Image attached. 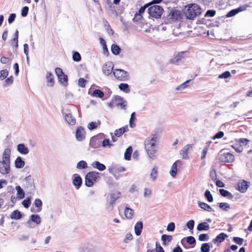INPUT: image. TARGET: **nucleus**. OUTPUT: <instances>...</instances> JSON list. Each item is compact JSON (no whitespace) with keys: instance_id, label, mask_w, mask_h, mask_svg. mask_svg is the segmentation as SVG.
<instances>
[{"instance_id":"nucleus-1","label":"nucleus","mask_w":252,"mask_h":252,"mask_svg":"<svg viewBox=\"0 0 252 252\" xmlns=\"http://www.w3.org/2000/svg\"><path fill=\"white\" fill-rule=\"evenodd\" d=\"M11 153L9 148L5 149L2 153V160H0V173L2 175H7L10 172Z\"/></svg>"},{"instance_id":"nucleus-2","label":"nucleus","mask_w":252,"mask_h":252,"mask_svg":"<svg viewBox=\"0 0 252 252\" xmlns=\"http://www.w3.org/2000/svg\"><path fill=\"white\" fill-rule=\"evenodd\" d=\"M145 150L150 158L155 157L158 150V138L156 135L148 137L144 142Z\"/></svg>"},{"instance_id":"nucleus-3","label":"nucleus","mask_w":252,"mask_h":252,"mask_svg":"<svg viewBox=\"0 0 252 252\" xmlns=\"http://www.w3.org/2000/svg\"><path fill=\"white\" fill-rule=\"evenodd\" d=\"M201 13V9L197 4H191L189 6L186 12L187 18L189 19H193L196 16Z\"/></svg>"},{"instance_id":"nucleus-4","label":"nucleus","mask_w":252,"mask_h":252,"mask_svg":"<svg viewBox=\"0 0 252 252\" xmlns=\"http://www.w3.org/2000/svg\"><path fill=\"white\" fill-rule=\"evenodd\" d=\"M99 178L98 172L91 171L87 174L85 177V185L88 187L93 186Z\"/></svg>"},{"instance_id":"nucleus-5","label":"nucleus","mask_w":252,"mask_h":252,"mask_svg":"<svg viewBox=\"0 0 252 252\" xmlns=\"http://www.w3.org/2000/svg\"><path fill=\"white\" fill-rule=\"evenodd\" d=\"M163 11V10L162 7L157 5L152 6L148 9L149 15L157 19L161 17Z\"/></svg>"},{"instance_id":"nucleus-6","label":"nucleus","mask_w":252,"mask_h":252,"mask_svg":"<svg viewBox=\"0 0 252 252\" xmlns=\"http://www.w3.org/2000/svg\"><path fill=\"white\" fill-rule=\"evenodd\" d=\"M113 75L117 79L120 81H125L128 79V73L123 69H114L113 71Z\"/></svg>"},{"instance_id":"nucleus-7","label":"nucleus","mask_w":252,"mask_h":252,"mask_svg":"<svg viewBox=\"0 0 252 252\" xmlns=\"http://www.w3.org/2000/svg\"><path fill=\"white\" fill-rule=\"evenodd\" d=\"M219 160L222 162L231 163L234 160V156L230 153H220L219 155Z\"/></svg>"},{"instance_id":"nucleus-8","label":"nucleus","mask_w":252,"mask_h":252,"mask_svg":"<svg viewBox=\"0 0 252 252\" xmlns=\"http://www.w3.org/2000/svg\"><path fill=\"white\" fill-rule=\"evenodd\" d=\"M121 193L118 191H114L109 194L110 201L107 205V208L110 210L112 209V205L115 201L120 197Z\"/></svg>"},{"instance_id":"nucleus-9","label":"nucleus","mask_w":252,"mask_h":252,"mask_svg":"<svg viewBox=\"0 0 252 252\" xmlns=\"http://www.w3.org/2000/svg\"><path fill=\"white\" fill-rule=\"evenodd\" d=\"M114 68V64L111 62H106L102 66V72L105 75L111 74Z\"/></svg>"},{"instance_id":"nucleus-10","label":"nucleus","mask_w":252,"mask_h":252,"mask_svg":"<svg viewBox=\"0 0 252 252\" xmlns=\"http://www.w3.org/2000/svg\"><path fill=\"white\" fill-rule=\"evenodd\" d=\"M114 103L117 107L119 109L125 110L126 107L127 102L123 98L117 96L115 98Z\"/></svg>"},{"instance_id":"nucleus-11","label":"nucleus","mask_w":252,"mask_h":252,"mask_svg":"<svg viewBox=\"0 0 252 252\" xmlns=\"http://www.w3.org/2000/svg\"><path fill=\"white\" fill-rule=\"evenodd\" d=\"M192 144H187L180 151V154L183 159H187L189 158L188 152L189 150L192 149Z\"/></svg>"},{"instance_id":"nucleus-12","label":"nucleus","mask_w":252,"mask_h":252,"mask_svg":"<svg viewBox=\"0 0 252 252\" xmlns=\"http://www.w3.org/2000/svg\"><path fill=\"white\" fill-rule=\"evenodd\" d=\"M86 133L85 129L82 126L77 128L75 133V137L78 141H81L85 138Z\"/></svg>"},{"instance_id":"nucleus-13","label":"nucleus","mask_w":252,"mask_h":252,"mask_svg":"<svg viewBox=\"0 0 252 252\" xmlns=\"http://www.w3.org/2000/svg\"><path fill=\"white\" fill-rule=\"evenodd\" d=\"M250 183L245 180L240 181L238 184L237 189L242 192H245L249 187Z\"/></svg>"},{"instance_id":"nucleus-14","label":"nucleus","mask_w":252,"mask_h":252,"mask_svg":"<svg viewBox=\"0 0 252 252\" xmlns=\"http://www.w3.org/2000/svg\"><path fill=\"white\" fill-rule=\"evenodd\" d=\"M248 7L247 5H243L240 6L239 7L233 9L231 11H230L226 15V16L227 17H231L232 16H234L236 14L240 12L243 11L246 9V8Z\"/></svg>"},{"instance_id":"nucleus-15","label":"nucleus","mask_w":252,"mask_h":252,"mask_svg":"<svg viewBox=\"0 0 252 252\" xmlns=\"http://www.w3.org/2000/svg\"><path fill=\"white\" fill-rule=\"evenodd\" d=\"M73 184L77 189H78L81 186L82 180L80 176L77 174H75L73 176Z\"/></svg>"},{"instance_id":"nucleus-16","label":"nucleus","mask_w":252,"mask_h":252,"mask_svg":"<svg viewBox=\"0 0 252 252\" xmlns=\"http://www.w3.org/2000/svg\"><path fill=\"white\" fill-rule=\"evenodd\" d=\"M17 150L22 155H26L29 153L28 148L24 144H19L17 145Z\"/></svg>"},{"instance_id":"nucleus-17","label":"nucleus","mask_w":252,"mask_h":252,"mask_svg":"<svg viewBox=\"0 0 252 252\" xmlns=\"http://www.w3.org/2000/svg\"><path fill=\"white\" fill-rule=\"evenodd\" d=\"M197 204L199 207L204 210L209 212H212L214 211V210L212 209V208L206 203L198 201L197 202Z\"/></svg>"},{"instance_id":"nucleus-18","label":"nucleus","mask_w":252,"mask_h":252,"mask_svg":"<svg viewBox=\"0 0 252 252\" xmlns=\"http://www.w3.org/2000/svg\"><path fill=\"white\" fill-rule=\"evenodd\" d=\"M46 78L47 80V86L52 87L54 84L53 74L51 72H48L46 74Z\"/></svg>"},{"instance_id":"nucleus-19","label":"nucleus","mask_w":252,"mask_h":252,"mask_svg":"<svg viewBox=\"0 0 252 252\" xmlns=\"http://www.w3.org/2000/svg\"><path fill=\"white\" fill-rule=\"evenodd\" d=\"M143 229V223L142 221H138L134 226V232L137 236H139Z\"/></svg>"},{"instance_id":"nucleus-20","label":"nucleus","mask_w":252,"mask_h":252,"mask_svg":"<svg viewBox=\"0 0 252 252\" xmlns=\"http://www.w3.org/2000/svg\"><path fill=\"white\" fill-rule=\"evenodd\" d=\"M66 122L71 126H74L76 123V119L70 113L66 114L65 116Z\"/></svg>"},{"instance_id":"nucleus-21","label":"nucleus","mask_w":252,"mask_h":252,"mask_svg":"<svg viewBox=\"0 0 252 252\" xmlns=\"http://www.w3.org/2000/svg\"><path fill=\"white\" fill-rule=\"evenodd\" d=\"M90 144L92 148H97L100 146V140L97 137H93L91 139Z\"/></svg>"},{"instance_id":"nucleus-22","label":"nucleus","mask_w":252,"mask_h":252,"mask_svg":"<svg viewBox=\"0 0 252 252\" xmlns=\"http://www.w3.org/2000/svg\"><path fill=\"white\" fill-rule=\"evenodd\" d=\"M14 165L16 168H22L24 167L25 162L22 160L21 157H18L14 161Z\"/></svg>"},{"instance_id":"nucleus-23","label":"nucleus","mask_w":252,"mask_h":252,"mask_svg":"<svg viewBox=\"0 0 252 252\" xmlns=\"http://www.w3.org/2000/svg\"><path fill=\"white\" fill-rule=\"evenodd\" d=\"M91 165L93 168H96L101 171L104 170L106 168L105 165L100 163L97 161H94L92 162Z\"/></svg>"},{"instance_id":"nucleus-24","label":"nucleus","mask_w":252,"mask_h":252,"mask_svg":"<svg viewBox=\"0 0 252 252\" xmlns=\"http://www.w3.org/2000/svg\"><path fill=\"white\" fill-rule=\"evenodd\" d=\"M227 237V235L224 233H221L219 235H218L216 238L213 240V242L214 243H221L223 242L226 237Z\"/></svg>"},{"instance_id":"nucleus-25","label":"nucleus","mask_w":252,"mask_h":252,"mask_svg":"<svg viewBox=\"0 0 252 252\" xmlns=\"http://www.w3.org/2000/svg\"><path fill=\"white\" fill-rule=\"evenodd\" d=\"M134 214L133 210L128 207H126L125 209V216L127 219H131Z\"/></svg>"},{"instance_id":"nucleus-26","label":"nucleus","mask_w":252,"mask_h":252,"mask_svg":"<svg viewBox=\"0 0 252 252\" xmlns=\"http://www.w3.org/2000/svg\"><path fill=\"white\" fill-rule=\"evenodd\" d=\"M15 189L17 190V197L19 199H22L25 197V192L23 189L19 186H16Z\"/></svg>"},{"instance_id":"nucleus-27","label":"nucleus","mask_w":252,"mask_h":252,"mask_svg":"<svg viewBox=\"0 0 252 252\" xmlns=\"http://www.w3.org/2000/svg\"><path fill=\"white\" fill-rule=\"evenodd\" d=\"M29 220L35 223L37 225H39L41 222V218L38 215H32Z\"/></svg>"},{"instance_id":"nucleus-28","label":"nucleus","mask_w":252,"mask_h":252,"mask_svg":"<svg viewBox=\"0 0 252 252\" xmlns=\"http://www.w3.org/2000/svg\"><path fill=\"white\" fill-rule=\"evenodd\" d=\"M210 228L209 225L206 222H201L198 224L197 229L198 231L208 230Z\"/></svg>"},{"instance_id":"nucleus-29","label":"nucleus","mask_w":252,"mask_h":252,"mask_svg":"<svg viewBox=\"0 0 252 252\" xmlns=\"http://www.w3.org/2000/svg\"><path fill=\"white\" fill-rule=\"evenodd\" d=\"M219 191L220 194L224 197H227L229 199H231L233 197V195L230 192L224 189H220Z\"/></svg>"},{"instance_id":"nucleus-30","label":"nucleus","mask_w":252,"mask_h":252,"mask_svg":"<svg viewBox=\"0 0 252 252\" xmlns=\"http://www.w3.org/2000/svg\"><path fill=\"white\" fill-rule=\"evenodd\" d=\"M132 152V149L131 147H128L124 154V158L126 160H129L130 159L131 155Z\"/></svg>"},{"instance_id":"nucleus-31","label":"nucleus","mask_w":252,"mask_h":252,"mask_svg":"<svg viewBox=\"0 0 252 252\" xmlns=\"http://www.w3.org/2000/svg\"><path fill=\"white\" fill-rule=\"evenodd\" d=\"M22 217V214L18 210L14 211L11 214L10 218L14 220H19Z\"/></svg>"},{"instance_id":"nucleus-32","label":"nucleus","mask_w":252,"mask_h":252,"mask_svg":"<svg viewBox=\"0 0 252 252\" xmlns=\"http://www.w3.org/2000/svg\"><path fill=\"white\" fill-rule=\"evenodd\" d=\"M177 164L176 162H174L171 166L169 173L173 178H175L177 174Z\"/></svg>"},{"instance_id":"nucleus-33","label":"nucleus","mask_w":252,"mask_h":252,"mask_svg":"<svg viewBox=\"0 0 252 252\" xmlns=\"http://www.w3.org/2000/svg\"><path fill=\"white\" fill-rule=\"evenodd\" d=\"M119 88L126 93H128L130 92V89L128 84L126 83H121L119 85Z\"/></svg>"},{"instance_id":"nucleus-34","label":"nucleus","mask_w":252,"mask_h":252,"mask_svg":"<svg viewBox=\"0 0 252 252\" xmlns=\"http://www.w3.org/2000/svg\"><path fill=\"white\" fill-rule=\"evenodd\" d=\"M88 167L87 163L84 160L80 161L77 164L76 168L78 169L87 168Z\"/></svg>"},{"instance_id":"nucleus-35","label":"nucleus","mask_w":252,"mask_h":252,"mask_svg":"<svg viewBox=\"0 0 252 252\" xmlns=\"http://www.w3.org/2000/svg\"><path fill=\"white\" fill-rule=\"evenodd\" d=\"M100 125V122L97 121V122H91L88 125V128L90 130L94 129Z\"/></svg>"},{"instance_id":"nucleus-36","label":"nucleus","mask_w":252,"mask_h":252,"mask_svg":"<svg viewBox=\"0 0 252 252\" xmlns=\"http://www.w3.org/2000/svg\"><path fill=\"white\" fill-rule=\"evenodd\" d=\"M158 176V170L156 167H154L151 171L150 174V178L152 181H154L157 177Z\"/></svg>"},{"instance_id":"nucleus-37","label":"nucleus","mask_w":252,"mask_h":252,"mask_svg":"<svg viewBox=\"0 0 252 252\" xmlns=\"http://www.w3.org/2000/svg\"><path fill=\"white\" fill-rule=\"evenodd\" d=\"M111 51L113 54L118 55L121 51L120 48L116 44H112L111 46Z\"/></svg>"},{"instance_id":"nucleus-38","label":"nucleus","mask_w":252,"mask_h":252,"mask_svg":"<svg viewBox=\"0 0 252 252\" xmlns=\"http://www.w3.org/2000/svg\"><path fill=\"white\" fill-rule=\"evenodd\" d=\"M93 95L96 97L102 98L104 96V93L100 90H95L93 93Z\"/></svg>"},{"instance_id":"nucleus-39","label":"nucleus","mask_w":252,"mask_h":252,"mask_svg":"<svg viewBox=\"0 0 252 252\" xmlns=\"http://www.w3.org/2000/svg\"><path fill=\"white\" fill-rule=\"evenodd\" d=\"M210 248V247L208 243H204L201 246L200 250L201 252H209Z\"/></svg>"},{"instance_id":"nucleus-40","label":"nucleus","mask_w":252,"mask_h":252,"mask_svg":"<svg viewBox=\"0 0 252 252\" xmlns=\"http://www.w3.org/2000/svg\"><path fill=\"white\" fill-rule=\"evenodd\" d=\"M127 128V126L125 127H122L118 129H117L115 131V135L117 137H120L121 136L125 131H126V128Z\"/></svg>"},{"instance_id":"nucleus-41","label":"nucleus","mask_w":252,"mask_h":252,"mask_svg":"<svg viewBox=\"0 0 252 252\" xmlns=\"http://www.w3.org/2000/svg\"><path fill=\"white\" fill-rule=\"evenodd\" d=\"M149 6V4H146V5H145L144 6H142L141 7L139 11H138V12H136V14H135V17H138V19H140L142 17V16H141V14L143 13L145 10V9Z\"/></svg>"},{"instance_id":"nucleus-42","label":"nucleus","mask_w":252,"mask_h":252,"mask_svg":"<svg viewBox=\"0 0 252 252\" xmlns=\"http://www.w3.org/2000/svg\"><path fill=\"white\" fill-rule=\"evenodd\" d=\"M205 198L207 199L208 202H212L213 201V197L211 194L210 191L208 190H206L204 194Z\"/></svg>"},{"instance_id":"nucleus-43","label":"nucleus","mask_w":252,"mask_h":252,"mask_svg":"<svg viewBox=\"0 0 252 252\" xmlns=\"http://www.w3.org/2000/svg\"><path fill=\"white\" fill-rule=\"evenodd\" d=\"M102 146L104 148H111L113 144L110 143L109 139H105L102 142Z\"/></svg>"},{"instance_id":"nucleus-44","label":"nucleus","mask_w":252,"mask_h":252,"mask_svg":"<svg viewBox=\"0 0 252 252\" xmlns=\"http://www.w3.org/2000/svg\"><path fill=\"white\" fill-rule=\"evenodd\" d=\"M34 205L38 208L37 212H39L41 210L42 203L40 199H36L34 201Z\"/></svg>"},{"instance_id":"nucleus-45","label":"nucleus","mask_w":252,"mask_h":252,"mask_svg":"<svg viewBox=\"0 0 252 252\" xmlns=\"http://www.w3.org/2000/svg\"><path fill=\"white\" fill-rule=\"evenodd\" d=\"M8 75V72L6 69L2 70L0 71V80H3L5 79Z\"/></svg>"},{"instance_id":"nucleus-46","label":"nucleus","mask_w":252,"mask_h":252,"mask_svg":"<svg viewBox=\"0 0 252 252\" xmlns=\"http://www.w3.org/2000/svg\"><path fill=\"white\" fill-rule=\"evenodd\" d=\"M59 79L60 82L63 84V85H66L67 82V75L63 74L62 76H60V77H58Z\"/></svg>"},{"instance_id":"nucleus-47","label":"nucleus","mask_w":252,"mask_h":252,"mask_svg":"<svg viewBox=\"0 0 252 252\" xmlns=\"http://www.w3.org/2000/svg\"><path fill=\"white\" fill-rule=\"evenodd\" d=\"M189 80H188V81H186L185 83L178 86V87H177L176 88V90L177 91H179L181 92L183 91L185 88H187V84L189 82Z\"/></svg>"},{"instance_id":"nucleus-48","label":"nucleus","mask_w":252,"mask_h":252,"mask_svg":"<svg viewBox=\"0 0 252 252\" xmlns=\"http://www.w3.org/2000/svg\"><path fill=\"white\" fill-rule=\"evenodd\" d=\"M135 113L134 112H133L131 114V117H130V120H129V126L130 127H133L135 126V124L134 123V121H135Z\"/></svg>"},{"instance_id":"nucleus-49","label":"nucleus","mask_w":252,"mask_h":252,"mask_svg":"<svg viewBox=\"0 0 252 252\" xmlns=\"http://www.w3.org/2000/svg\"><path fill=\"white\" fill-rule=\"evenodd\" d=\"M219 207L221 209L226 211L230 208V205L228 203L223 202L219 203Z\"/></svg>"},{"instance_id":"nucleus-50","label":"nucleus","mask_w":252,"mask_h":252,"mask_svg":"<svg viewBox=\"0 0 252 252\" xmlns=\"http://www.w3.org/2000/svg\"><path fill=\"white\" fill-rule=\"evenodd\" d=\"M172 239V237L170 235H167L166 234H163L161 236V240L163 242V243L165 241L170 242Z\"/></svg>"},{"instance_id":"nucleus-51","label":"nucleus","mask_w":252,"mask_h":252,"mask_svg":"<svg viewBox=\"0 0 252 252\" xmlns=\"http://www.w3.org/2000/svg\"><path fill=\"white\" fill-rule=\"evenodd\" d=\"M209 236L206 234H201L198 236V240L200 241H205L209 240Z\"/></svg>"},{"instance_id":"nucleus-52","label":"nucleus","mask_w":252,"mask_h":252,"mask_svg":"<svg viewBox=\"0 0 252 252\" xmlns=\"http://www.w3.org/2000/svg\"><path fill=\"white\" fill-rule=\"evenodd\" d=\"M209 146H206L203 148V149L201 152V159H203L205 158L206 154L208 150Z\"/></svg>"},{"instance_id":"nucleus-53","label":"nucleus","mask_w":252,"mask_h":252,"mask_svg":"<svg viewBox=\"0 0 252 252\" xmlns=\"http://www.w3.org/2000/svg\"><path fill=\"white\" fill-rule=\"evenodd\" d=\"M72 58L74 61L79 62L81 60V56L78 52H75L73 54Z\"/></svg>"},{"instance_id":"nucleus-54","label":"nucleus","mask_w":252,"mask_h":252,"mask_svg":"<svg viewBox=\"0 0 252 252\" xmlns=\"http://www.w3.org/2000/svg\"><path fill=\"white\" fill-rule=\"evenodd\" d=\"M230 75H231V74H230V72L229 71H226L224 72H223V73L220 74L219 76V78H221V79L222 78L226 79V78H227L228 77H229Z\"/></svg>"},{"instance_id":"nucleus-55","label":"nucleus","mask_w":252,"mask_h":252,"mask_svg":"<svg viewBox=\"0 0 252 252\" xmlns=\"http://www.w3.org/2000/svg\"><path fill=\"white\" fill-rule=\"evenodd\" d=\"M133 239V236L130 233H127L126 234L125 238L124 240L125 243H127L128 241H130Z\"/></svg>"},{"instance_id":"nucleus-56","label":"nucleus","mask_w":252,"mask_h":252,"mask_svg":"<svg viewBox=\"0 0 252 252\" xmlns=\"http://www.w3.org/2000/svg\"><path fill=\"white\" fill-rule=\"evenodd\" d=\"M180 60V56L177 55L173 58L170 59V62L173 64H177Z\"/></svg>"},{"instance_id":"nucleus-57","label":"nucleus","mask_w":252,"mask_h":252,"mask_svg":"<svg viewBox=\"0 0 252 252\" xmlns=\"http://www.w3.org/2000/svg\"><path fill=\"white\" fill-rule=\"evenodd\" d=\"M152 194V191L150 189L145 188L144 191V196L145 197H150Z\"/></svg>"},{"instance_id":"nucleus-58","label":"nucleus","mask_w":252,"mask_h":252,"mask_svg":"<svg viewBox=\"0 0 252 252\" xmlns=\"http://www.w3.org/2000/svg\"><path fill=\"white\" fill-rule=\"evenodd\" d=\"M29 11V8L28 6H24L21 10V15L23 17L27 16Z\"/></svg>"},{"instance_id":"nucleus-59","label":"nucleus","mask_w":252,"mask_h":252,"mask_svg":"<svg viewBox=\"0 0 252 252\" xmlns=\"http://www.w3.org/2000/svg\"><path fill=\"white\" fill-rule=\"evenodd\" d=\"M23 205L26 208H28L29 207L30 205H31V201L29 198L25 199L22 202Z\"/></svg>"},{"instance_id":"nucleus-60","label":"nucleus","mask_w":252,"mask_h":252,"mask_svg":"<svg viewBox=\"0 0 252 252\" xmlns=\"http://www.w3.org/2000/svg\"><path fill=\"white\" fill-rule=\"evenodd\" d=\"M233 241L238 245H241L243 243L244 240L241 238L235 237L233 238Z\"/></svg>"},{"instance_id":"nucleus-61","label":"nucleus","mask_w":252,"mask_h":252,"mask_svg":"<svg viewBox=\"0 0 252 252\" xmlns=\"http://www.w3.org/2000/svg\"><path fill=\"white\" fill-rule=\"evenodd\" d=\"M216 14V11L214 10H208L205 14L206 17H213L215 16Z\"/></svg>"},{"instance_id":"nucleus-62","label":"nucleus","mask_w":252,"mask_h":252,"mask_svg":"<svg viewBox=\"0 0 252 252\" xmlns=\"http://www.w3.org/2000/svg\"><path fill=\"white\" fill-rule=\"evenodd\" d=\"M224 136V133L222 131H219L217 133H216L214 136L213 139H220L222 138Z\"/></svg>"},{"instance_id":"nucleus-63","label":"nucleus","mask_w":252,"mask_h":252,"mask_svg":"<svg viewBox=\"0 0 252 252\" xmlns=\"http://www.w3.org/2000/svg\"><path fill=\"white\" fill-rule=\"evenodd\" d=\"M194 224V220H190L187 222V226L189 229L191 230L193 228Z\"/></svg>"},{"instance_id":"nucleus-64","label":"nucleus","mask_w":252,"mask_h":252,"mask_svg":"<svg viewBox=\"0 0 252 252\" xmlns=\"http://www.w3.org/2000/svg\"><path fill=\"white\" fill-rule=\"evenodd\" d=\"M0 63H1L7 64V63H8L10 62V60L8 58H7V57H2L0 58Z\"/></svg>"}]
</instances>
